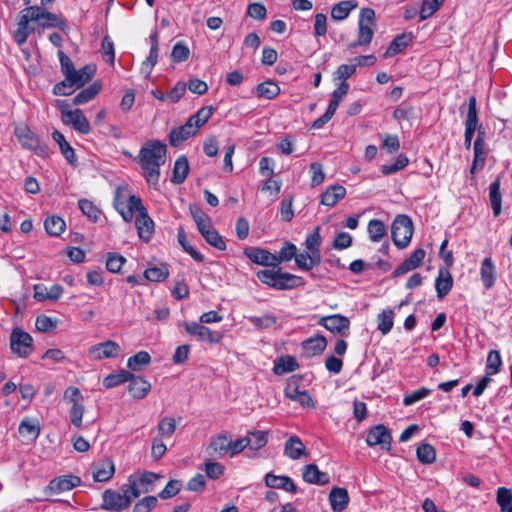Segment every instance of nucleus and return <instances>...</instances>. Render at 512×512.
<instances>
[{"label":"nucleus","instance_id":"nucleus-1","mask_svg":"<svg viewBox=\"0 0 512 512\" xmlns=\"http://www.w3.org/2000/svg\"><path fill=\"white\" fill-rule=\"evenodd\" d=\"M167 146L160 140H149L139 150L135 160L143 170L148 185L158 190L160 167L166 162Z\"/></svg>","mask_w":512,"mask_h":512},{"label":"nucleus","instance_id":"nucleus-2","mask_svg":"<svg viewBox=\"0 0 512 512\" xmlns=\"http://www.w3.org/2000/svg\"><path fill=\"white\" fill-rule=\"evenodd\" d=\"M256 276L261 283L276 290H292L305 285L302 277L283 272L281 269L259 270Z\"/></svg>","mask_w":512,"mask_h":512},{"label":"nucleus","instance_id":"nucleus-3","mask_svg":"<svg viewBox=\"0 0 512 512\" xmlns=\"http://www.w3.org/2000/svg\"><path fill=\"white\" fill-rule=\"evenodd\" d=\"M375 12L371 8H362L358 19L357 39L348 44V49H355L358 46H368L374 35Z\"/></svg>","mask_w":512,"mask_h":512},{"label":"nucleus","instance_id":"nucleus-4","mask_svg":"<svg viewBox=\"0 0 512 512\" xmlns=\"http://www.w3.org/2000/svg\"><path fill=\"white\" fill-rule=\"evenodd\" d=\"M39 6H28L20 11L13 39L19 45L26 43L34 28L29 25L31 21L39 20Z\"/></svg>","mask_w":512,"mask_h":512},{"label":"nucleus","instance_id":"nucleus-5","mask_svg":"<svg viewBox=\"0 0 512 512\" xmlns=\"http://www.w3.org/2000/svg\"><path fill=\"white\" fill-rule=\"evenodd\" d=\"M414 227L411 218L400 214L394 219L391 226L392 240L399 249L406 248L413 236Z\"/></svg>","mask_w":512,"mask_h":512},{"label":"nucleus","instance_id":"nucleus-6","mask_svg":"<svg viewBox=\"0 0 512 512\" xmlns=\"http://www.w3.org/2000/svg\"><path fill=\"white\" fill-rule=\"evenodd\" d=\"M10 348L18 357L27 358L33 351V338L22 329L15 328L10 335Z\"/></svg>","mask_w":512,"mask_h":512},{"label":"nucleus","instance_id":"nucleus-7","mask_svg":"<svg viewBox=\"0 0 512 512\" xmlns=\"http://www.w3.org/2000/svg\"><path fill=\"white\" fill-rule=\"evenodd\" d=\"M130 505L129 497L125 494V491L106 489L102 493L100 508L103 510L121 512L130 507Z\"/></svg>","mask_w":512,"mask_h":512},{"label":"nucleus","instance_id":"nucleus-8","mask_svg":"<svg viewBox=\"0 0 512 512\" xmlns=\"http://www.w3.org/2000/svg\"><path fill=\"white\" fill-rule=\"evenodd\" d=\"M181 325L184 327L187 334L196 338L198 341L216 344L222 339L220 332L212 331L210 328L202 325V323L186 321Z\"/></svg>","mask_w":512,"mask_h":512},{"label":"nucleus","instance_id":"nucleus-9","mask_svg":"<svg viewBox=\"0 0 512 512\" xmlns=\"http://www.w3.org/2000/svg\"><path fill=\"white\" fill-rule=\"evenodd\" d=\"M318 324L335 335H345L350 327V320L341 314L323 316Z\"/></svg>","mask_w":512,"mask_h":512},{"label":"nucleus","instance_id":"nucleus-10","mask_svg":"<svg viewBox=\"0 0 512 512\" xmlns=\"http://www.w3.org/2000/svg\"><path fill=\"white\" fill-rule=\"evenodd\" d=\"M392 437L390 431L382 424L376 425L370 429L367 434L366 442L369 446H381L382 449L390 451Z\"/></svg>","mask_w":512,"mask_h":512},{"label":"nucleus","instance_id":"nucleus-11","mask_svg":"<svg viewBox=\"0 0 512 512\" xmlns=\"http://www.w3.org/2000/svg\"><path fill=\"white\" fill-rule=\"evenodd\" d=\"M18 139L24 148L32 151L36 155L43 158L49 155L48 145L41 141L30 130H27L26 133L18 134Z\"/></svg>","mask_w":512,"mask_h":512},{"label":"nucleus","instance_id":"nucleus-12","mask_svg":"<svg viewBox=\"0 0 512 512\" xmlns=\"http://www.w3.org/2000/svg\"><path fill=\"white\" fill-rule=\"evenodd\" d=\"M120 346L118 343L107 340L105 342L96 344L89 349V357L92 360H102L105 358L117 357L120 353Z\"/></svg>","mask_w":512,"mask_h":512},{"label":"nucleus","instance_id":"nucleus-13","mask_svg":"<svg viewBox=\"0 0 512 512\" xmlns=\"http://www.w3.org/2000/svg\"><path fill=\"white\" fill-rule=\"evenodd\" d=\"M244 254L255 264L271 267L277 266L276 254H273L266 249L248 247L244 249Z\"/></svg>","mask_w":512,"mask_h":512},{"label":"nucleus","instance_id":"nucleus-14","mask_svg":"<svg viewBox=\"0 0 512 512\" xmlns=\"http://www.w3.org/2000/svg\"><path fill=\"white\" fill-rule=\"evenodd\" d=\"M80 483L81 479L78 476L63 475L51 480L46 488V491L50 492L51 494H59L79 486Z\"/></svg>","mask_w":512,"mask_h":512},{"label":"nucleus","instance_id":"nucleus-15","mask_svg":"<svg viewBox=\"0 0 512 512\" xmlns=\"http://www.w3.org/2000/svg\"><path fill=\"white\" fill-rule=\"evenodd\" d=\"M327 346V340L323 335H314L301 343L302 354L306 358L321 355Z\"/></svg>","mask_w":512,"mask_h":512},{"label":"nucleus","instance_id":"nucleus-16","mask_svg":"<svg viewBox=\"0 0 512 512\" xmlns=\"http://www.w3.org/2000/svg\"><path fill=\"white\" fill-rule=\"evenodd\" d=\"M426 252L422 248H418L413 251V253L405 259L393 272V277H399L401 275H404L416 268H418L424 258H425Z\"/></svg>","mask_w":512,"mask_h":512},{"label":"nucleus","instance_id":"nucleus-17","mask_svg":"<svg viewBox=\"0 0 512 512\" xmlns=\"http://www.w3.org/2000/svg\"><path fill=\"white\" fill-rule=\"evenodd\" d=\"M302 478L305 482L314 485H327L330 477L326 472H322L315 464H307L302 468Z\"/></svg>","mask_w":512,"mask_h":512},{"label":"nucleus","instance_id":"nucleus-18","mask_svg":"<svg viewBox=\"0 0 512 512\" xmlns=\"http://www.w3.org/2000/svg\"><path fill=\"white\" fill-rule=\"evenodd\" d=\"M96 68L94 65L88 64L79 70L74 69L67 76V82H72L75 84L76 88H82L86 83H88L95 75Z\"/></svg>","mask_w":512,"mask_h":512},{"label":"nucleus","instance_id":"nucleus-19","mask_svg":"<svg viewBox=\"0 0 512 512\" xmlns=\"http://www.w3.org/2000/svg\"><path fill=\"white\" fill-rule=\"evenodd\" d=\"M135 227L139 238L148 242L154 233V222L148 215L147 211L137 214L135 218Z\"/></svg>","mask_w":512,"mask_h":512},{"label":"nucleus","instance_id":"nucleus-20","mask_svg":"<svg viewBox=\"0 0 512 512\" xmlns=\"http://www.w3.org/2000/svg\"><path fill=\"white\" fill-rule=\"evenodd\" d=\"M230 445L231 437L226 433H222L212 438L208 446V452L210 455L222 458L230 452Z\"/></svg>","mask_w":512,"mask_h":512},{"label":"nucleus","instance_id":"nucleus-21","mask_svg":"<svg viewBox=\"0 0 512 512\" xmlns=\"http://www.w3.org/2000/svg\"><path fill=\"white\" fill-rule=\"evenodd\" d=\"M284 455L292 460H297L303 456H308V452L302 440L298 436L293 435L285 442Z\"/></svg>","mask_w":512,"mask_h":512},{"label":"nucleus","instance_id":"nucleus-22","mask_svg":"<svg viewBox=\"0 0 512 512\" xmlns=\"http://www.w3.org/2000/svg\"><path fill=\"white\" fill-rule=\"evenodd\" d=\"M65 125H71L76 131L82 134L90 132V124L80 109H75L71 113H67V117L62 120Z\"/></svg>","mask_w":512,"mask_h":512},{"label":"nucleus","instance_id":"nucleus-23","mask_svg":"<svg viewBox=\"0 0 512 512\" xmlns=\"http://www.w3.org/2000/svg\"><path fill=\"white\" fill-rule=\"evenodd\" d=\"M346 195V188L342 185H331L320 196V203L327 207L335 206Z\"/></svg>","mask_w":512,"mask_h":512},{"label":"nucleus","instance_id":"nucleus-24","mask_svg":"<svg viewBox=\"0 0 512 512\" xmlns=\"http://www.w3.org/2000/svg\"><path fill=\"white\" fill-rule=\"evenodd\" d=\"M197 129H194L191 123L187 120L185 124L180 127L174 128L169 133V142L172 146H178L185 140L196 135Z\"/></svg>","mask_w":512,"mask_h":512},{"label":"nucleus","instance_id":"nucleus-25","mask_svg":"<svg viewBox=\"0 0 512 512\" xmlns=\"http://www.w3.org/2000/svg\"><path fill=\"white\" fill-rule=\"evenodd\" d=\"M265 484L270 488L283 489L287 492L296 493L297 487L293 480L288 476H277L272 473L265 475Z\"/></svg>","mask_w":512,"mask_h":512},{"label":"nucleus","instance_id":"nucleus-26","mask_svg":"<svg viewBox=\"0 0 512 512\" xmlns=\"http://www.w3.org/2000/svg\"><path fill=\"white\" fill-rule=\"evenodd\" d=\"M348 491L345 488L333 487L329 494V502L334 512H342L349 504Z\"/></svg>","mask_w":512,"mask_h":512},{"label":"nucleus","instance_id":"nucleus-27","mask_svg":"<svg viewBox=\"0 0 512 512\" xmlns=\"http://www.w3.org/2000/svg\"><path fill=\"white\" fill-rule=\"evenodd\" d=\"M129 386L128 391L135 399H143L151 390V384L148 380L143 377L135 376L128 380Z\"/></svg>","mask_w":512,"mask_h":512},{"label":"nucleus","instance_id":"nucleus-28","mask_svg":"<svg viewBox=\"0 0 512 512\" xmlns=\"http://www.w3.org/2000/svg\"><path fill=\"white\" fill-rule=\"evenodd\" d=\"M452 286L453 278L451 273L446 268H440L438 271V276L435 280L437 297L439 299H443L450 292Z\"/></svg>","mask_w":512,"mask_h":512},{"label":"nucleus","instance_id":"nucleus-29","mask_svg":"<svg viewBox=\"0 0 512 512\" xmlns=\"http://www.w3.org/2000/svg\"><path fill=\"white\" fill-rule=\"evenodd\" d=\"M39 25L43 28H51V27H57L61 31L67 33L69 30V26L63 19L59 18L57 15L44 11L39 7Z\"/></svg>","mask_w":512,"mask_h":512},{"label":"nucleus","instance_id":"nucleus-30","mask_svg":"<svg viewBox=\"0 0 512 512\" xmlns=\"http://www.w3.org/2000/svg\"><path fill=\"white\" fill-rule=\"evenodd\" d=\"M480 276L486 289H491L496 281V267L491 257L483 259L480 267Z\"/></svg>","mask_w":512,"mask_h":512},{"label":"nucleus","instance_id":"nucleus-31","mask_svg":"<svg viewBox=\"0 0 512 512\" xmlns=\"http://www.w3.org/2000/svg\"><path fill=\"white\" fill-rule=\"evenodd\" d=\"M115 473V465L111 459L102 460L93 471L94 480L97 482H106L110 480Z\"/></svg>","mask_w":512,"mask_h":512},{"label":"nucleus","instance_id":"nucleus-32","mask_svg":"<svg viewBox=\"0 0 512 512\" xmlns=\"http://www.w3.org/2000/svg\"><path fill=\"white\" fill-rule=\"evenodd\" d=\"M190 171L189 162L186 156H180L176 159L173 167L171 181L174 184H182Z\"/></svg>","mask_w":512,"mask_h":512},{"label":"nucleus","instance_id":"nucleus-33","mask_svg":"<svg viewBox=\"0 0 512 512\" xmlns=\"http://www.w3.org/2000/svg\"><path fill=\"white\" fill-rule=\"evenodd\" d=\"M152 490L149 487H142L138 482L137 478L133 475L128 477V482L121 486V491H125V494L129 497V503L131 504L135 498H138L141 493H148Z\"/></svg>","mask_w":512,"mask_h":512},{"label":"nucleus","instance_id":"nucleus-34","mask_svg":"<svg viewBox=\"0 0 512 512\" xmlns=\"http://www.w3.org/2000/svg\"><path fill=\"white\" fill-rule=\"evenodd\" d=\"M53 140L58 144L59 149L63 157L72 165H74L77 161L75 151L71 147V145L66 141L64 135L55 130L52 133Z\"/></svg>","mask_w":512,"mask_h":512},{"label":"nucleus","instance_id":"nucleus-35","mask_svg":"<svg viewBox=\"0 0 512 512\" xmlns=\"http://www.w3.org/2000/svg\"><path fill=\"white\" fill-rule=\"evenodd\" d=\"M18 431L21 435L27 436L30 440H36L40 435V423L37 419L24 418L18 427Z\"/></svg>","mask_w":512,"mask_h":512},{"label":"nucleus","instance_id":"nucleus-36","mask_svg":"<svg viewBox=\"0 0 512 512\" xmlns=\"http://www.w3.org/2000/svg\"><path fill=\"white\" fill-rule=\"evenodd\" d=\"M357 7L355 0L340 1L332 7L331 17L336 21L346 19L350 12Z\"/></svg>","mask_w":512,"mask_h":512},{"label":"nucleus","instance_id":"nucleus-37","mask_svg":"<svg viewBox=\"0 0 512 512\" xmlns=\"http://www.w3.org/2000/svg\"><path fill=\"white\" fill-rule=\"evenodd\" d=\"M294 259L297 267L304 271L312 270L315 266H318L322 260V258L318 257L315 253L312 254L308 251L300 254L296 253Z\"/></svg>","mask_w":512,"mask_h":512},{"label":"nucleus","instance_id":"nucleus-38","mask_svg":"<svg viewBox=\"0 0 512 512\" xmlns=\"http://www.w3.org/2000/svg\"><path fill=\"white\" fill-rule=\"evenodd\" d=\"M280 91L278 84L271 80L264 81L258 84L255 88L256 96L267 100L277 97L280 94Z\"/></svg>","mask_w":512,"mask_h":512},{"label":"nucleus","instance_id":"nucleus-39","mask_svg":"<svg viewBox=\"0 0 512 512\" xmlns=\"http://www.w3.org/2000/svg\"><path fill=\"white\" fill-rule=\"evenodd\" d=\"M299 365L293 356H282L274 362L273 372L276 375H283L298 369Z\"/></svg>","mask_w":512,"mask_h":512},{"label":"nucleus","instance_id":"nucleus-40","mask_svg":"<svg viewBox=\"0 0 512 512\" xmlns=\"http://www.w3.org/2000/svg\"><path fill=\"white\" fill-rule=\"evenodd\" d=\"M489 200L495 217L502 211V195L500 192V180L496 179L489 186Z\"/></svg>","mask_w":512,"mask_h":512},{"label":"nucleus","instance_id":"nucleus-41","mask_svg":"<svg viewBox=\"0 0 512 512\" xmlns=\"http://www.w3.org/2000/svg\"><path fill=\"white\" fill-rule=\"evenodd\" d=\"M285 395L289 399L300 403L303 407H314L311 396L306 391H300L297 387L289 385L285 389Z\"/></svg>","mask_w":512,"mask_h":512},{"label":"nucleus","instance_id":"nucleus-42","mask_svg":"<svg viewBox=\"0 0 512 512\" xmlns=\"http://www.w3.org/2000/svg\"><path fill=\"white\" fill-rule=\"evenodd\" d=\"M214 109L212 106H204L200 108L195 114L188 118L189 123L192 124L194 129L201 128L213 115Z\"/></svg>","mask_w":512,"mask_h":512},{"label":"nucleus","instance_id":"nucleus-43","mask_svg":"<svg viewBox=\"0 0 512 512\" xmlns=\"http://www.w3.org/2000/svg\"><path fill=\"white\" fill-rule=\"evenodd\" d=\"M101 84L94 82L87 88L80 91L73 99L74 105H82L91 101L100 92Z\"/></svg>","mask_w":512,"mask_h":512},{"label":"nucleus","instance_id":"nucleus-44","mask_svg":"<svg viewBox=\"0 0 512 512\" xmlns=\"http://www.w3.org/2000/svg\"><path fill=\"white\" fill-rule=\"evenodd\" d=\"M411 40H412L411 35H406V34L397 35L390 43L384 56L389 57V56H394V55L400 53L403 49H405L409 45Z\"/></svg>","mask_w":512,"mask_h":512},{"label":"nucleus","instance_id":"nucleus-45","mask_svg":"<svg viewBox=\"0 0 512 512\" xmlns=\"http://www.w3.org/2000/svg\"><path fill=\"white\" fill-rule=\"evenodd\" d=\"M132 377L133 373L126 370H121L118 373H111L106 376L103 380V385L106 389H111L125 382H128V380Z\"/></svg>","mask_w":512,"mask_h":512},{"label":"nucleus","instance_id":"nucleus-46","mask_svg":"<svg viewBox=\"0 0 512 512\" xmlns=\"http://www.w3.org/2000/svg\"><path fill=\"white\" fill-rule=\"evenodd\" d=\"M46 232L51 236H59L66 228L65 221L56 215L48 216L44 221Z\"/></svg>","mask_w":512,"mask_h":512},{"label":"nucleus","instance_id":"nucleus-47","mask_svg":"<svg viewBox=\"0 0 512 512\" xmlns=\"http://www.w3.org/2000/svg\"><path fill=\"white\" fill-rule=\"evenodd\" d=\"M151 356L147 351H139L127 360V367L132 371H139L142 367L149 365Z\"/></svg>","mask_w":512,"mask_h":512},{"label":"nucleus","instance_id":"nucleus-48","mask_svg":"<svg viewBox=\"0 0 512 512\" xmlns=\"http://www.w3.org/2000/svg\"><path fill=\"white\" fill-rule=\"evenodd\" d=\"M78 206L81 212L91 221L97 222L102 214L101 210L90 200L80 199Z\"/></svg>","mask_w":512,"mask_h":512},{"label":"nucleus","instance_id":"nucleus-49","mask_svg":"<svg viewBox=\"0 0 512 512\" xmlns=\"http://www.w3.org/2000/svg\"><path fill=\"white\" fill-rule=\"evenodd\" d=\"M169 276V270L165 264L149 267L144 271V277L152 282L164 281Z\"/></svg>","mask_w":512,"mask_h":512},{"label":"nucleus","instance_id":"nucleus-50","mask_svg":"<svg viewBox=\"0 0 512 512\" xmlns=\"http://www.w3.org/2000/svg\"><path fill=\"white\" fill-rule=\"evenodd\" d=\"M386 227L379 219H372L368 223V234L372 242H380L386 235Z\"/></svg>","mask_w":512,"mask_h":512},{"label":"nucleus","instance_id":"nucleus-51","mask_svg":"<svg viewBox=\"0 0 512 512\" xmlns=\"http://www.w3.org/2000/svg\"><path fill=\"white\" fill-rule=\"evenodd\" d=\"M502 366V358L498 350H490L486 360V374L495 375L497 374Z\"/></svg>","mask_w":512,"mask_h":512},{"label":"nucleus","instance_id":"nucleus-52","mask_svg":"<svg viewBox=\"0 0 512 512\" xmlns=\"http://www.w3.org/2000/svg\"><path fill=\"white\" fill-rule=\"evenodd\" d=\"M480 126L481 125H479L476 97L472 95L468 99V110L465 121V127H473L479 130Z\"/></svg>","mask_w":512,"mask_h":512},{"label":"nucleus","instance_id":"nucleus-53","mask_svg":"<svg viewBox=\"0 0 512 512\" xmlns=\"http://www.w3.org/2000/svg\"><path fill=\"white\" fill-rule=\"evenodd\" d=\"M247 436L250 437V444L249 448L252 450H259L263 448L269 439V432L268 431H248Z\"/></svg>","mask_w":512,"mask_h":512},{"label":"nucleus","instance_id":"nucleus-54","mask_svg":"<svg viewBox=\"0 0 512 512\" xmlns=\"http://www.w3.org/2000/svg\"><path fill=\"white\" fill-rule=\"evenodd\" d=\"M417 459L423 464H431L436 459V452L432 445L421 443L416 450Z\"/></svg>","mask_w":512,"mask_h":512},{"label":"nucleus","instance_id":"nucleus-55","mask_svg":"<svg viewBox=\"0 0 512 512\" xmlns=\"http://www.w3.org/2000/svg\"><path fill=\"white\" fill-rule=\"evenodd\" d=\"M393 316H394V312L391 309L383 310L378 315V326H377V329L383 335L388 334L392 330L393 325H394Z\"/></svg>","mask_w":512,"mask_h":512},{"label":"nucleus","instance_id":"nucleus-56","mask_svg":"<svg viewBox=\"0 0 512 512\" xmlns=\"http://www.w3.org/2000/svg\"><path fill=\"white\" fill-rule=\"evenodd\" d=\"M321 236L320 228L316 227L310 234L307 235L305 240V246L308 252L316 254L321 257L320 254Z\"/></svg>","mask_w":512,"mask_h":512},{"label":"nucleus","instance_id":"nucleus-57","mask_svg":"<svg viewBox=\"0 0 512 512\" xmlns=\"http://www.w3.org/2000/svg\"><path fill=\"white\" fill-rule=\"evenodd\" d=\"M178 242L185 252H187L195 261L203 262L204 256L189 244L184 229H178Z\"/></svg>","mask_w":512,"mask_h":512},{"label":"nucleus","instance_id":"nucleus-58","mask_svg":"<svg viewBox=\"0 0 512 512\" xmlns=\"http://www.w3.org/2000/svg\"><path fill=\"white\" fill-rule=\"evenodd\" d=\"M157 428L161 437L169 438L176 431V421L173 417L165 416L160 419Z\"/></svg>","mask_w":512,"mask_h":512},{"label":"nucleus","instance_id":"nucleus-59","mask_svg":"<svg viewBox=\"0 0 512 512\" xmlns=\"http://www.w3.org/2000/svg\"><path fill=\"white\" fill-rule=\"evenodd\" d=\"M409 163L408 158L405 155H399L394 163L384 164L381 166V172L384 175H390L403 170Z\"/></svg>","mask_w":512,"mask_h":512},{"label":"nucleus","instance_id":"nucleus-60","mask_svg":"<svg viewBox=\"0 0 512 512\" xmlns=\"http://www.w3.org/2000/svg\"><path fill=\"white\" fill-rule=\"evenodd\" d=\"M189 55L190 50L188 46L182 41L177 42L172 48L171 58L175 63L186 61L189 58Z\"/></svg>","mask_w":512,"mask_h":512},{"label":"nucleus","instance_id":"nucleus-61","mask_svg":"<svg viewBox=\"0 0 512 512\" xmlns=\"http://www.w3.org/2000/svg\"><path fill=\"white\" fill-rule=\"evenodd\" d=\"M249 322L257 329H266L276 324V317L271 314H265L263 316H249Z\"/></svg>","mask_w":512,"mask_h":512},{"label":"nucleus","instance_id":"nucleus-62","mask_svg":"<svg viewBox=\"0 0 512 512\" xmlns=\"http://www.w3.org/2000/svg\"><path fill=\"white\" fill-rule=\"evenodd\" d=\"M348 91L349 84L344 81L340 82L338 87L332 92L328 106L332 107L334 110H337L340 102L342 101L343 97L348 93Z\"/></svg>","mask_w":512,"mask_h":512},{"label":"nucleus","instance_id":"nucleus-63","mask_svg":"<svg viewBox=\"0 0 512 512\" xmlns=\"http://www.w3.org/2000/svg\"><path fill=\"white\" fill-rule=\"evenodd\" d=\"M296 253V246L289 241L285 242L284 245L279 250L278 255H276L277 266L282 262L290 261L292 258L296 256Z\"/></svg>","mask_w":512,"mask_h":512},{"label":"nucleus","instance_id":"nucleus-64","mask_svg":"<svg viewBox=\"0 0 512 512\" xmlns=\"http://www.w3.org/2000/svg\"><path fill=\"white\" fill-rule=\"evenodd\" d=\"M157 503L156 496H146L134 505L132 512H150L156 507Z\"/></svg>","mask_w":512,"mask_h":512}]
</instances>
